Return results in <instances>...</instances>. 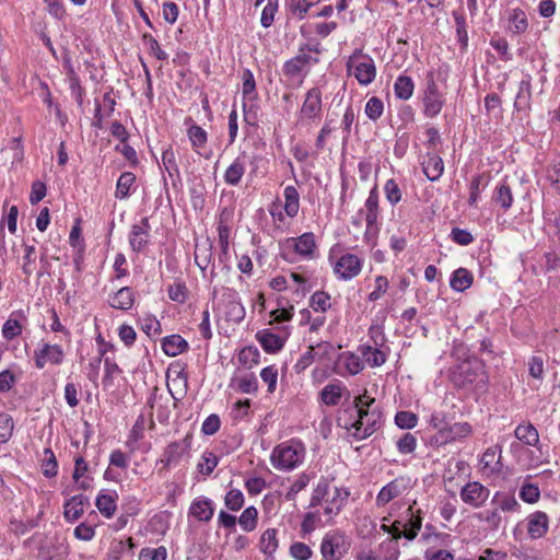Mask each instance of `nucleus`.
Instances as JSON below:
<instances>
[{
	"instance_id": "0e129e2a",
	"label": "nucleus",
	"mask_w": 560,
	"mask_h": 560,
	"mask_svg": "<svg viewBox=\"0 0 560 560\" xmlns=\"http://www.w3.org/2000/svg\"><path fill=\"white\" fill-rule=\"evenodd\" d=\"M260 378L268 385V393L272 394L277 387L278 370L273 366H266L260 372Z\"/></svg>"
},
{
	"instance_id": "4be33fe9",
	"label": "nucleus",
	"mask_w": 560,
	"mask_h": 560,
	"mask_svg": "<svg viewBox=\"0 0 560 560\" xmlns=\"http://www.w3.org/2000/svg\"><path fill=\"white\" fill-rule=\"evenodd\" d=\"M162 349L168 357H176L188 350V342L179 335H171L163 339Z\"/></svg>"
},
{
	"instance_id": "e2e57ef3",
	"label": "nucleus",
	"mask_w": 560,
	"mask_h": 560,
	"mask_svg": "<svg viewBox=\"0 0 560 560\" xmlns=\"http://www.w3.org/2000/svg\"><path fill=\"white\" fill-rule=\"evenodd\" d=\"M492 503L498 504L499 509L504 512L514 511L518 505L514 497L501 494L500 492L495 493L492 499Z\"/></svg>"
},
{
	"instance_id": "412c9836",
	"label": "nucleus",
	"mask_w": 560,
	"mask_h": 560,
	"mask_svg": "<svg viewBox=\"0 0 560 560\" xmlns=\"http://www.w3.org/2000/svg\"><path fill=\"white\" fill-rule=\"evenodd\" d=\"M246 163L245 155L237 156L224 173V180L228 185L236 186L241 183L245 174Z\"/></svg>"
},
{
	"instance_id": "6e6552de",
	"label": "nucleus",
	"mask_w": 560,
	"mask_h": 560,
	"mask_svg": "<svg viewBox=\"0 0 560 560\" xmlns=\"http://www.w3.org/2000/svg\"><path fill=\"white\" fill-rule=\"evenodd\" d=\"M63 357V350L59 345L44 343L43 347L34 353L35 366L43 369L47 362L59 365L62 363Z\"/></svg>"
},
{
	"instance_id": "13d9d810",
	"label": "nucleus",
	"mask_w": 560,
	"mask_h": 560,
	"mask_svg": "<svg viewBox=\"0 0 560 560\" xmlns=\"http://www.w3.org/2000/svg\"><path fill=\"white\" fill-rule=\"evenodd\" d=\"M168 298L177 303H185L188 295V289L184 282H176L167 289Z\"/></svg>"
},
{
	"instance_id": "3c124183",
	"label": "nucleus",
	"mask_w": 560,
	"mask_h": 560,
	"mask_svg": "<svg viewBox=\"0 0 560 560\" xmlns=\"http://www.w3.org/2000/svg\"><path fill=\"white\" fill-rule=\"evenodd\" d=\"M14 429V422L10 415L1 412L0 413V444L7 443L12 436V432Z\"/></svg>"
},
{
	"instance_id": "6e6d98bb",
	"label": "nucleus",
	"mask_w": 560,
	"mask_h": 560,
	"mask_svg": "<svg viewBox=\"0 0 560 560\" xmlns=\"http://www.w3.org/2000/svg\"><path fill=\"white\" fill-rule=\"evenodd\" d=\"M361 212L364 214H380V197L376 186L371 189Z\"/></svg>"
},
{
	"instance_id": "0eeeda50",
	"label": "nucleus",
	"mask_w": 560,
	"mask_h": 560,
	"mask_svg": "<svg viewBox=\"0 0 560 560\" xmlns=\"http://www.w3.org/2000/svg\"><path fill=\"white\" fill-rule=\"evenodd\" d=\"M362 269V260L353 254L342 255L335 265V272L342 280L357 277Z\"/></svg>"
},
{
	"instance_id": "58836bf2",
	"label": "nucleus",
	"mask_w": 560,
	"mask_h": 560,
	"mask_svg": "<svg viewBox=\"0 0 560 560\" xmlns=\"http://www.w3.org/2000/svg\"><path fill=\"white\" fill-rule=\"evenodd\" d=\"M96 508L100 513L106 518H110L116 511V501L113 495L107 493H101L96 498Z\"/></svg>"
},
{
	"instance_id": "c756f323",
	"label": "nucleus",
	"mask_w": 560,
	"mask_h": 560,
	"mask_svg": "<svg viewBox=\"0 0 560 560\" xmlns=\"http://www.w3.org/2000/svg\"><path fill=\"white\" fill-rule=\"evenodd\" d=\"M472 283V275L465 268H458L452 275L450 285L453 290L463 292Z\"/></svg>"
},
{
	"instance_id": "473e14b6",
	"label": "nucleus",
	"mask_w": 560,
	"mask_h": 560,
	"mask_svg": "<svg viewBox=\"0 0 560 560\" xmlns=\"http://www.w3.org/2000/svg\"><path fill=\"white\" fill-rule=\"evenodd\" d=\"M212 259V244L208 240L205 243L197 244L195 250V262L205 271Z\"/></svg>"
},
{
	"instance_id": "423d86ee",
	"label": "nucleus",
	"mask_w": 560,
	"mask_h": 560,
	"mask_svg": "<svg viewBox=\"0 0 560 560\" xmlns=\"http://www.w3.org/2000/svg\"><path fill=\"white\" fill-rule=\"evenodd\" d=\"M459 495L464 503L479 509L489 499L490 490L478 481H469L460 489Z\"/></svg>"
},
{
	"instance_id": "4468645a",
	"label": "nucleus",
	"mask_w": 560,
	"mask_h": 560,
	"mask_svg": "<svg viewBox=\"0 0 560 560\" xmlns=\"http://www.w3.org/2000/svg\"><path fill=\"white\" fill-rule=\"evenodd\" d=\"M256 339L267 353H277L284 347V339L269 329L259 330Z\"/></svg>"
},
{
	"instance_id": "864d4df0",
	"label": "nucleus",
	"mask_w": 560,
	"mask_h": 560,
	"mask_svg": "<svg viewBox=\"0 0 560 560\" xmlns=\"http://www.w3.org/2000/svg\"><path fill=\"white\" fill-rule=\"evenodd\" d=\"M338 424L347 430L354 429V432H357V428L359 425L358 415H353L352 411L349 410V406H347L338 417Z\"/></svg>"
},
{
	"instance_id": "5701e85b",
	"label": "nucleus",
	"mask_w": 560,
	"mask_h": 560,
	"mask_svg": "<svg viewBox=\"0 0 560 560\" xmlns=\"http://www.w3.org/2000/svg\"><path fill=\"white\" fill-rule=\"evenodd\" d=\"M135 302L133 291L129 287L120 288L110 299L109 304L114 308L127 311L130 310Z\"/></svg>"
},
{
	"instance_id": "4d7b16f0",
	"label": "nucleus",
	"mask_w": 560,
	"mask_h": 560,
	"mask_svg": "<svg viewBox=\"0 0 560 560\" xmlns=\"http://www.w3.org/2000/svg\"><path fill=\"white\" fill-rule=\"evenodd\" d=\"M25 254L23 256L22 271L26 277H30L34 272L35 265V246L24 244Z\"/></svg>"
},
{
	"instance_id": "9b49d317",
	"label": "nucleus",
	"mask_w": 560,
	"mask_h": 560,
	"mask_svg": "<svg viewBox=\"0 0 560 560\" xmlns=\"http://www.w3.org/2000/svg\"><path fill=\"white\" fill-rule=\"evenodd\" d=\"M150 223L148 218H142L140 224L131 228L129 244L133 252H141L149 242Z\"/></svg>"
},
{
	"instance_id": "69168bd1",
	"label": "nucleus",
	"mask_w": 560,
	"mask_h": 560,
	"mask_svg": "<svg viewBox=\"0 0 560 560\" xmlns=\"http://www.w3.org/2000/svg\"><path fill=\"white\" fill-rule=\"evenodd\" d=\"M22 334V326L18 319L10 317L2 326V335L7 340H12Z\"/></svg>"
},
{
	"instance_id": "e433bc0d",
	"label": "nucleus",
	"mask_w": 560,
	"mask_h": 560,
	"mask_svg": "<svg viewBox=\"0 0 560 560\" xmlns=\"http://www.w3.org/2000/svg\"><path fill=\"white\" fill-rule=\"evenodd\" d=\"M284 211L290 218H294L300 208L299 192L295 187L288 186L284 189Z\"/></svg>"
},
{
	"instance_id": "603ef678",
	"label": "nucleus",
	"mask_w": 560,
	"mask_h": 560,
	"mask_svg": "<svg viewBox=\"0 0 560 560\" xmlns=\"http://www.w3.org/2000/svg\"><path fill=\"white\" fill-rule=\"evenodd\" d=\"M225 506L231 511H238L244 504V495L238 489H231L224 498Z\"/></svg>"
},
{
	"instance_id": "9d476101",
	"label": "nucleus",
	"mask_w": 560,
	"mask_h": 560,
	"mask_svg": "<svg viewBox=\"0 0 560 560\" xmlns=\"http://www.w3.org/2000/svg\"><path fill=\"white\" fill-rule=\"evenodd\" d=\"M318 61V58L305 54L304 48H301L300 52L294 58L285 61L283 66V73L285 77L295 78L306 66L310 63H317Z\"/></svg>"
},
{
	"instance_id": "72a5a7b5",
	"label": "nucleus",
	"mask_w": 560,
	"mask_h": 560,
	"mask_svg": "<svg viewBox=\"0 0 560 560\" xmlns=\"http://www.w3.org/2000/svg\"><path fill=\"white\" fill-rule=\"evenodd\" d=\"M510 31L514 34L525 33L528 28V21L525 12L518 8L513 9L509 16Z\"/></svg>"
},
{
	"instance_id": "aec40b11",
	"label": "nucleus",
	"mask_w": 560,
	"mask_h": 560,
	"mask_svg": "<svg viewBox=\"0 0 560 560\" xmlns=\"http://www.w3.org/2000/svg\"><path fill=\"white\" fill-rule=\"evenodd\" d=\"M88 502V498L83 494L73 495L63 505V516L69 522L79 520L84 510L83 505Z\"/></svg>"
},
{
	"instance_id": "f704fd0d",
	"label": "nucleus",
	"mask_w": 560,
	"mask_h": 560,
	"mask_svg": "<svg viewBox=\"0 0 560 560\" xmlns=\"http://www.w3.org/2000/svg\"><path fill=\"white\" fill-rule=\"evenodd\" d=\"M409 514L408 523L405 524L404 537L408 540H413L422 526V517L420 511L417 514L413 513L412 508L407 510Z\"/></svg>"
},
{
	"instance_id": "2f4dec72",
	"label": "nucleus",
	"mask_w": 560,
	"mask_h": 560,
	"mask_svg": "<svg viewBox=\"0 0 560 560\" xmlns=\"http://www.w3.org/2000/svg\"><path fill=\"white\" fill-rule=\"evenodd\" d=\"M190 513L199 521H210L213 516L211 501L209 499L194 501L190 506Z\"/></svg>"
},
{
	"instance_id": "cd10ccee",
	"label": "nucleus",
	"mask_w": 560,
	"mask_h": 560,
	"mask_svg": "<svg viewBox=\"0 0 560 560\" xmlns=\"http://www.w3.org/2000/svg\"><path fill=\"white\" fill-rule=\"evenodd\" d=\"M343 392L349 395L348 389L340 384H328L322 389L320 398L325 405L336 406L339 404Z\"/></svg>"
},
{
	"instance_id": "4c0bfd02",
	"label": "nucleus",
	"mask_w": 560,
	"mask_h": 560,
	"mask_svg": "<svg viewBox=\"0 0 560 560\" xmlns=\"http://www.w3.org/2000/svg\"><path fill=\"white\" fill-rule=\"evenodd\" d=\"M136 182V176L131 172L122 173L116 185L115 197L118 199H125L129 196L130 188Z\"/></svg>"
},
{
	"instance_id": "2eb2a0df",
	"label": "nucleus",
	"mask_w": 560,
	"mask_h": 560,
	"mask_svg": "<svg viewBox=\"0 0 560 560\" xmlns=\"http://www.w3.org/2000/svg\"><path fill=\"white\" fill-rule=\"evenodd\" d=\"M472 432L471 425L468 422H455L453 424L448 423L446 430L443 435L440 438L438 442L441 443H450L454 441H459L469 436Z\"/></svg>"
},
{
	"instance_id": "6ab92c4d",
	"label": "nucleus",
	"mask_w": 560,
	"mask_h": 560,
	"mask_svg": "<svg viewBox=\"0 0 560 560\" xmlns=\"http://www.w3.org/2000/svg\"><path fill=\"white\" fill-rule=\"evenodd\" d=\"M528 534L532 538L542 537L548 530V516L544 512H535L528 517Z\"/></svg>"
},
{
	"instance_id": "338daca9",
	"label": "nucleus",
	"mask_w": 560,
	"mask_h": 560,
	"mask_svg": "<svg viewBox=\"0 0 560 560\" xmlns=\"http://www.w3.org/2000/svg\"><path fill=\"white\" fill-rule=\"evenodd\" d=\"M167 550L164 546L156 549L142 548L139 553V560H166Z\"/></svg>"
},
{
	"instance_id": "1a4fd4ad",
	"label": "nucleus",
	"mask_w": 560,
	"mask_h": 560,
	"mask_svg": "<svg viewBox=\"0 0 560 560\" xmlns=\"http://www.w3.org/2000/svg\"><path fill=\"white\" fill-rule=\"evenodd\" d=\"M501 446L494 445L485 451L480 458L481 470L488 476L498 475L502 471Z\"/></svg>"
},
{
	"instance_id": "5fc2aeb1",
	"label": "nucleus",
	"mask_w": 560,
	"mask_h": 560,
	"mask_svg": "<svg viewBox=\"0 0 560 560\" xmlns=\"http://www.w3.org/2000/svg\"><path fill=\"white\" fill-rule=\"evenodd\" d=\"M384 112L383 101L376 96L371 97L365 104V114L372 120H377Z\"/></svg>"
},
{
	"instance_id": "f257e3e1",
	"label": "nucleus",
	"mask_w": 560,
	"mask_h": 560,
	"mask_svg": "<svg viewBox=\"0 0 560 560\" xmlns=\"http://www.w3.org/2000/svg\"><path fill=\"white\" fill-rule=\"evenodd\" d=\"M487 380L483 362L475 357L456 364L451 370V381L458 388H466L470 385L483 388Z\"/></svg>"
},
{
	"instance_id": "bb28decb",
	"label": "nucleus",
	"mask_w": 560,
	"mask_h": 560,
	"mask_svg": "<svg viewBox=\"0 0 560 560\" xmlns=\"http://www.w3.org/2000/svg\"><path fill=\"white\" fill-rule=\"evenodd\" d=\"M338 364L342 365L351 375L359 374L364 368V363L361 358L353 352L341 353L338 358Z\"/></svg>"
},
{
	"instance_id": "ddd939ff",
	"label": "nucleus",
	"mask_w": 560,
	"mask_h": 560,
	"mask_svg": "<svg viewBox=\"0 0 560 560\" xmlns=\"http://www.w3.org/2000/svg\"><path fill=\"white\" fill-rule=\"evenodd\" d=\"M407 486L404 478H396L386 486H384L376 497L377 506H384L389 503L393 499L401 495Z\"/></svg>"
},
{
	"instance_id": "c85d7f7f",
	"label": "nucleus",
	"mask_w": 560,
	"mask_h": 560,
	"mask_svg": "<svg viewBox=\"0 0 560 560\" xmlns=\"http://www.w3.org/2000/svg\"><path fill=\"white\" fill-rule=\"evenodd\" d=\"M415 90V83L410 77L399 75L394 83L395 96L399 100H409Z\"/></svg>"
},
{
	"instance_id": "7ed1b4c3",
	"label": "nucleus",
	"mask_w": 560,
	"mask_h": 560,
	"mask_svg": "<svg viewBox=\"0 0 560 560\" xmlns=\"http://www.w3.org/2000/svg\"><path fill=\"white\" fill-rule=\"evenodd\" d=\"M304 459V447L301 444H279L271 454V463L275 468L292 470Z\"/></svg>"
},
{
	"instance_id": "ea45409f",
	"label": "nucleus",
	"mask_w": 560,
	"mask_h": 560,
	"mask_svg": "<svg viewBox=\"0 0 560 560\" xmlns=\"http://www.w3.org/2000/svg\"><path fill=\"white\" fill-rule=\"evenodd\" d=\"M187 136L194 150L198 151L203 148L208 140L207 131L198 125L192 124L188 130Z\"/></svg>"
},
{
	"instance_id": "393cba45",
	"label": "nucleus",
	"mask_w": 560,
	"mask_h": 560,
	"mask_svg": "<svg viewBox=\"0 0 560 560\" xmlns=\"http://www.w3.org/2000/svg\"><path fill=\"white\" fill-rule=\"evenodd\" d=\"M381 422V412L373 408L369 413V417L362 420L361 431L354 432V436L358 439H365L373 434L378 428Z\"/></svg>"
},
{
	"instance_id": "39448f33",
	"label": "nucleus",
	"mask_w": 560,
	"mask_h": 560,
	"mask_svg": "<svg viewBox=\"0 0 560 560\" xmlns=\"http://www.w3.org/2000/svg\"><path fill=\"white\" fill-rule=\"evenodd\" d=\"M425 89L423 91V113L427 117H435L443 108L444 97L439 91L434 79V73L429 72L425 79Z\"/></svg>"
},
{
	"instance_id": "052dcab7",
	"label": "nucleus",
	"mask_w": 560,
	"mask_h": 560,
	"mask_svg": "<svg viewBox=\"0 0 560 560\" xmlns=\"http://www.w3.org/2000/svg\"><path fill=\"white\" fill-rule=\"evenodd\" d=\"M417 422L418 418L411 411H399L395 416V423L401 429H412Z\"/></svg>"
},
{
	"instance_id": "7c9ffc66",
	"label": "nucleus",
	"mask_w": 560,
	"mask_h": 560,
	"mask_svg": "<svg viewBox=\"0 0 560 560\" xmlns=\"http://www.w3.org/2000/svg\"><path fill=\"white\" fill-rule=\"evenodd\" d=\"M361 355L370 366H381L386 362V354L372 346H361L359 348Z\"/></svg>"
},
{
	"instance_id": "20e7f679",
	"label": "nucleus",
	"mask_w": 560,
	"mask_h": 560,
	"mask_svg": "<svg viewBox=\"0 0 560 560\" xmlns=\"http://www.w3.org/2000/svg\"><path fill=\"white\" fill-rule=\"evenodd\" d=\"M323 112L322 91L318 88L310 89L299 113L298 124L308 127L320 120Z\"/></svg>"
},
{
	"instance_id": "bf43d9fd",
	"label": "nucleus",
	"mask_w": 560,
	"mask_h": 560,
	"mask_svg": "<svg viewBox=\"0 0 560 560\" xmlns=\"http://www.w3.org/2000/svg\"><path fill=\"white\" fill-rule=\"evenodd\" d=\"M141 329L149 337L159 336L162 331L160 322L151 315H147L141 319Z\"/></svg>"
},
{
	"instance_id": "f8f14e48",
	"label": "nucleus",
	"mask_w": 560,
	"mask_h": 560,
	"mask_svg": "<svg viewBox=\"0 0 560 560\" xmlns=\"http://www.w3.org/2000/svg\"><path fill=\"white\" fill-rule=\"evenodd\" d=\"M188 447L189 444L186 440L170 443L164 450L163 458L160 460V463L163 464V468L170 469L172 466L178 465Z\"/></svg>"
},
{
	"instance_id": "a878e982",
	"label": "nucleus",
	"mask_w": 560,
	"mask_h": 560,
	"mask_svg": "<svg viewBox=\"0 0 560 560\" xmlns=\"http://www.w3.org/2000/svg\"><path fill=\"white\" fill-rule=\"evenodd\" d=\"M515 438L529 446H536L539 443V434L532 423L520 424L514 431Z\"/></svg>"
},
{
	"instance_id": "8fccbe9b",
	"label": "nucleus",
	"mask_w": 560,
	"mask_h": 560,
	"mask_svg": "<svg viewBox=\"0 0 560 560\" xmlns=\"http://www.w3.org/2000/svg\"><path fill=\"white\" fill-rule=\"evenodd\" d=\"M219 459L212 452L203 453L201 460L198 463V470L203 476H209L217 467Z\"/></svg>"
},
{
	"instance_id": "f3484780",
	"label": "nucleus",
	"mask_w": 560,
	"mask_h": 560,
	"mask_svg": "<svg viewBox=\"0 0 560 560\" xmlns=\"http://www.w3.org/2000/svg\"><path fill=\"white\" fill-rule=\"evenodd\" d=\"M423 173L429 180H438L444 172V163L441 156L429 152L422 163Z\"/></svg>"
},
{
	"instance_id": "49530a36",
	"label": "nucleus",
	"mask_w": 560,
	"mask_h": 560,
	"mask_svg": "<svg viewBox=\"0 0 560 560\" xmlns=\"http://www.w3.org/2000/svg\"><path fill=\"white\" fill-rule=\"evenodd\" d=\"M224 211L220 215V220L218 223V236L219 243L221 247V256L225 257L229 252V237H230V228L223 220Z\"/></svg>"
},
{
	"instance_id": "a211bd4d",
	"label": "nucleus",
	"mask_w": 560,
	"mask_h": 560,
	"mask_svg": "<svg viewBox=\"0 0 560 560\" xmlns=\"http://www.w3.org/2000/svg\"><path fill=\"white\" fill-rule=\"evenodd\" d=\"M292 243L295 253L299 255L312 258L316 248L315 236L313 233H304L300 237L290 238L288 243Z\"/></svg>"
},
{
	"instance_id": "09e8293b",
	"label": "nucleus",
	"mask_w": 560,
	"mask_h": 560,
	"mask_svg": "<svg viewBox=\"0 0 560 560\" xmlns=\"http://www.w3.org/2000/svg\"><path fill=\"white\" fill-rule=\"evenodd\" d=\"M68 82H69V89L71 91V94L75 97L78 105L82 106L84 89L80 84V79H79L77 72L74 71V69L69 70Z\"/></svg>"
},
{
	"instance_id": "f03ea898",
	"label": "nucleus",
	"mask_w": 560,
	"mask_h": 560,
	"mask_svg": "<svg viewBox=\"0 0 560 560\" xmlns=\"http://www.w3.org/2000/svg\"><path fill=\"white\" fill-rule=\"evenodd\" d=\"M351 546L346 534L339 529L326 533L320 542V553L324 560H341Z\"/></svg>"
},
{
	"instance_id": "b1692460",
	"label": "nucleus",
	"mask_w": 560,
	"mask_h": 560,
	"mask_svg": "<svg viewBox=\"0 0 560 560\" xmlns=\"http://www.w3.org/2000/svg\"><path fill=\"white\" fill-rule=\"evenodd\" d=\"M353 74L360 84H370L375 79L376 75V68L374 61L372 59H369L366 61L359 62L354 68Z\"/></svg>"
},
{
	"instance_id": "79ce46f5",
	"label": "nucleus",
	"mask_w": 560,
	"mask_h": 560,
	"mask_svg": "<svg viewBox=\"0 0 560 560\" xmlns=\"http://www.w3.org/2000/svg\"><path fill=\"white\" fill-rule=\"evenodd\" d=\"M257 518L258 512L256 508L248 506L242 512L238 518V523L245 532H252L257 526Z\"/></svg>"
},
{
	"instance_id": "c9c22d12",
	"label": "nucleus",
	"mask_w": 560,
	"mask_h": 560,
	"mask_svg": "<svg viewBox=\"0 0 560 560\" xmlns=\"http://www.w3.org/2000/svg\"><path fill=\"white\" fill-rule=\"evenodd\" d=\"M378 217L380 214H364L366 223L364 241L371 246H375L380 233Z\"/></svg>"
},
{
	"instance_id": "774afa93",
	"label": "nucleus",
	"mask_w": 560,
	"mask_h": 560,
	"mask_svg": "<svg viewBox=\"0 0 560 560\" xmlns=\"http://www.w3.org/2000/svg\"><path fill=\"white\" fill-rule=\"evenodd\" d=\"M290 555L296 560H308L312 549L304 542H294L290 547Z\"/></svg>"
},
{
	"instance_id": "dca6fc26",
	"label": "nucleus",
	"mask_w": 560,
	"mask_h": 560,
	"mask_svg": "<svg viewBox=\"0 0 560 560\" xmlns=\"http://www.w3.org/2000/svg\"><path fill=\"white\" fill-rule=\"evenodd\" d=\"M375 404V399L368 397L365 394L362 396H358L349 405V410L352 413H357L359 418V425L357 431H361L362 429V420L369 417V413L372 411L371 407Z\"/></svg>"
},
{
	"instance_id": "a18cd8bd",
	"label": "nucleus",
	"mask_w": 560,
	"mask_h": 560,
	"mask_svg": "<svg viewBox=\"0 0 560 560\" xmlns=\"http://www.w3.org/2000/svg\"><path fill=\"white\" fill-rule=\"evenodd\" d=\"M318 2L314 0H290L289 10L295 18L302 20L308 10Z\"/></svg>"
},
{
	"instance_id": "a19ab883",
	"label": "nucleus",
	"mask_w": 560,
	"mask_h": 560,
	"mask_svg": "<svg viewBox=\"0 0 560 560\" xmlns=\"http://www.w3.org/2000/svg\"><path fill=\"white\" fill-rule=\"evenodd\" d=\"M278 549L277 530L275 528H268L265 530L260 538V550L265 555H273Z\"/></svg>"
},
{
	"instance_id": "680f3d73",
	"label": "nucleus",
	"mask_w": 560,
	"mask_h": 560,
	"mask_svg": "<svg viewBox=\"0 0 560 560\" xmlns=\"http://www.w3.org/2000/svg\"><path fill=\"white\" fill-rule=\"evenodd\" d=\"M430 425L438 431L435 440L439 441L448 425L446 415L444 412L432 413Z\"/></svg>"
},
{
	"instance_id": "de8ad7c7",
	"label": "nucleus",
	"mask_w": 560,
	"mask_h": 560,
	"mask_svg": "<svg viewBox=\"0 0 560 560\" xmlns=\"http://www.w3.org/2000/svg\"><path fill=\"white\" fill-rule=\"evenodd\" d=\"M43 468L44 476L48 478L55 477L58 472L57 458L50 448L44 450Z\"/></svg>"
},
{
	"instance_id": "37998d69",
	"label": "nucleus",
	"mask_w": 560,
	"mask_h": 560,
	"mask_svg": "<svg viewBox=\"0 0 560 560\" xmlns=\"http://www.w3.org/2000/svg\"><path fill=\"white\" fill-rule=\"evenodd\" d=\"M310 306L315 312H326L330 308V295L324 291H317L312 294L310 299Z\"/></svg>"
},
{
	"instance_id": "c03bdc74",
	"label": "nucleus",
	"mask_w": 560,
	"mask_h": 560,
	"mask_svg": "<svg viewBox=\"0 0 560 560\" xmlns=\"http://www.w3.org/2000/svg\"><path fill=\"white\" fill-rule=\"evenodd\" d=\"M493 200L500 205L502 209L508 210L513 202L511 188L505 184H501L494 191Z\"/></svg>"
}]
</instances>
